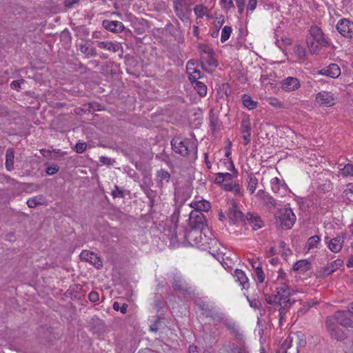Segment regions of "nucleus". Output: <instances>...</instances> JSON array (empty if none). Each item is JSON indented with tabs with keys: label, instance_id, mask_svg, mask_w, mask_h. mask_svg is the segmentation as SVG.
<instances>
[{
	"label": "nucleus",
	"instance_id": "5fc2aeb1",
	"mask_svg": "<svg viewBox=\"0 0 353 353\" xmlns=\"http://www.w3.org/2000/svg\"><path fill=\"white\" fill-rule=\"evenodd\" d=\"M111 194L114 198H123L124 196L123 191L117 185L114 186Z\"/></svg>",
	"mask_w": 353,
	"mask_h": 353
},
{
	"label": "nucleus",
	"instance_id": "f03ea898",
	"mask_svg": "<svg viewBox=\"0 0 353 353\" xmlns=\"http://www.w3.org/2000/svg\"><path fill=\"white\" fill-rule=\"evenodd\" d=\"M276 292V294L274 296L265 294V300L268 304H272L275 301L291 300L290 296L296 293L295 290L290 285L289 282L277 283Z\"/></svg>",
	"mask_w": 353,
	"mask_h": 353
},
{
	"label": "nucleus",
	"instance_id": "aec40b11",
	"mask_svg": "<svg viewBox=\"0 0 353 353\" xmlns=\"http://www.w3.org/2000/svg\"><path fill=\"white\" fill-rule=\"evenodd\" d=\"M241 131L243 134L242 138L244 145L248 144L250 142L251 137V123L248 117H245L242 119Z\"/></svg>",
	"mask_w": 353,
	"mask_h": 353
},
{
	"label": "nucleus",
	"instance_id": "864d4df0",
	"mask_svg": "<svg viewBox=\"0 0 353 353\" xmlns=\"http://www.w3.org/2000/svg\"><path fill=\"white\" fill-rule=\"evenodd\" d=\"M179 214H180V210L179 208H177L174 210V212L171 215V217H170L171 221L174 225V229L176 228V223L179 221Z\"/></svg>",
	"mask_w": 353,
	"mask_h": 353
},
{
	"label": "nucleus",
	"instance_id": "473e14b6",
	"mask_svg": "<svg viewBox=\"0 0 353 353\" xmlns=\"http://www.w3.org/2000/svg\"><path fill=\"white\" fill-rule=\"evenodd\" d=\"M141 189L149 199L150 205L153 206L154 205V200L157 196V192L152 190L150 185L146 184L145 182H143V183L141 185Z\"/></svg>",
	"mask_w": 353,
	"mask_h": 353
},
{
	"label": "nucleus",
	"instance_id": "cd10ccee",
	"mask_svg": "<svg viewBox=\"0 0 353 353\" xmlns=\"http://www.w3.org/2000/svg\"><path fill=\"white\" fill-rule=\"evenodd\" d=\"M222 188L225 191L232 192L235 196L239 197L242 196L243 194L242 188L239 184L235 181L223 183L222 185Z\"/></svg>",
	"mask_w": 353,
	"mask_h": 353
},
{
	"label": "nucleus",
	"instance_id": "4c0bfd02",
	"mask_svg": "<svg viewBox=\"0 0 353 353\" xmlns=\"http://www.w3.org/2000/svg\"><path fill=\"white\" fill-rule=\"evenodd\" d=\"M241 101L244 107L248 110H253L256 107L257 102L252 99V98L248 94H243L241 97Z\"/></svg>",
	"mask_w": 353,
	"mask_h": 353
},
{
	"label": "nucleus",
	"instance_id": "4be33fe9",
	"mask_svg": "<svg viewBox=\"0 0 353 353\" xmlns=\"http://www.w3.org/2000/svg\"><path fill=\"white\" fill-rule=\"evenodd\" d=\"M245 219L246 224H249L254 230H257L263 226L261 218L257 214L248 212L246 214Z\"/></svg>",
	"mask_w": 353,
	"mask_h": 353
},
{
	"label": "nucleus",
	"instance_id": "4468645a",
	"mask_svg": "<svg viewBox=\"0 0 353 353\" xmlns=\"http://www.w3.org/2000/svg\"><path fill=\"white\" fill-rule=\"evenodd\" d=\"M208 250L209 252L213 255L224 254V250L225 248H223L221 243L215 238H212L209 236V240L206 243V250Z\"/></svg>",
	"mask_w": 353,
	"mask_h": 353
},
{
	"label": "nucleus",
	"instance_id": "c756f323",
	"mask_svg": "<svg viewBox=\"0 0 353 353\" xmlns=\"http://www.w3.org/2000/svg\"><path fill=\"white\" fill-rule=\"evenodd\" d=\"M225 163L227 164L228 170L232 171L231 173L223 172V175L225 178V183H229V182L232 181V179L237 176L238 172L235 170L234 163L231 160L228 159L227 161L225 162Z\"/></svg>",
	"mask_w": 353,
	"mask_h": 353
},
{
	"label": "nucleus",
	"instance_id": "9d476101",
	"mask_svg": "<svg viewBox=\"0 0 353 353\" xmlns=\"http://www.w3.org/2000/svg\"><path fill=\"white\" fill-rule=\"evenodd\" d=\"M336 97L328 91H321L316 94L315 101L321 106L331 107L336 103Z\"/></svg>",
	"mask_w": 353,
	"mask_h": 353
},
{
	"label": "nucleus",
	"instance_id": "f8f14e48",
	"mask_svg": "<svg viewBox=\"0 0 353 353\" xmlns=\"http://www.w3.org/2000/svg\"><path fill=\"white\" fill-rule=\"evenodd\" d=\"M281 88L285 92H294L301 88V82L299 79L296 77H288L283 79L281 82Z\"/></svg>",
	"mask_w": 353,
	"mask_h": 353
},
{
	"label": "nucleus",
	"instance_id": "0eeeda50",
	"mask_svg": "<svg viewBox=\"0 0 353 353\" xmlns=\"http://www.w3.org/2000/svg\"><path fill=\"white\" fill-rule=\"evenodd\" d=\"M277 220L279 226L282 229H290L296 221V216L291 208H283L280 210Z\"/></svg>",
	"mask_w": 353,
	"mask_h": 353
},
{
	"label": "nucleus",
	"instance_id": "c85d7f7f",
	"mask_svg": "<svg viewBox=\"0 0 353 353\" xmlns=\"http://www.w3.org/2000/svg\"><path fill=\"white\" fill-rule=\"evenodd\" d=\"M190 206L193 208V210H197L201 212H208L211 208L210 203L206 200L192 202Z\"/></svg>",
	"mask_w": 353,
	"mask_h": 353
},
{
	"label": "nucleus",
	"instance_id": "338daca9",
	"mask_svg": "<svg viewBox=\"0 0 353 353\" xmlns=\"http://www.w3.org/2000/svg\"><path fill=\"white\" fill-rule=\"evenodd\" d=\"M257 0H249L247 6V10L252 12L256 7Z\"/></svg>",
	"mask_w": 353,
	"mask_h": 353
},
{
	"label": "nucleus",
	"instance_id": "a18cd8bd",
	"mask_svg": "<svg viewBox=\"0 0 353 353\" xmlns=\"http://www.w3.org/2000/svg\"><path fill=\"white\" fill-rule=\"evenodd\" d=\"M294 53L299 61H304L306 57V51L304 47L301 45H296L294 47Z\"/></svg>",
	"mask_w": 353,
	"mask_h": 353
},
{
	"label": "nucleus",
	"instance_id": "2f4dec72",
	"mask_svg": "<svg viewBox=\"0 0 353 353\" xmlns=\"http://www.w3.org/2000/svg\"><path fill=\"white\" fill-rule=\"evenodd\" d=\"M228 216L232 223H236L242 219L243 213L236 206H232L228 210Z\"/></svg>",
	"mask_w": 353,
	"mask_h": 353
},
{
	"label": "nucleus",
	"instance_id": "c9c22d12",
	"mask_svg": "<svg viewBox=\"0 0 353 353\" xmlns=\"http://www.w3.org/2000/svg\"><path fill=\"white\" fill-rule=\"evenodd\" d=\"M14 151L11 148H8L6 153V168L10 171L14 169Z\"/></svg>",
	"mask_w": 353,
	"mask_h": 353
},
{
	"label": "nucleus",
	"instance_id": "49530a36",
	"mask_svg": "<svg viewBox=\"0 0 353 353\" xmlns=\"http://www.w3.org/2000/svg\"><path fill=\"white\" fill-rule=\"evenodd\" d=\"M202 77L201 72L199 69L192 68V71L189 72L188 79L191 83L197 81Z\"/></svg>",
	"mask_w": 353,
	"mask_h": 353
},
{
	"label": "nucleus",
	"instance_id": "69168bd1",
	"mask_svg": "<svg viewBox=\"0 0 353 353\" xmlns=\"http://www.w3.org/2000/svg\"><path fill=\"white\" fill-rule=\"evenodd\" d=\"M214 182L216 184H223L225 183V178L223 175V172H219L216 174V178L214 179Z\"/></svg>",
	"mask_w": 353,
	"mask_h": 353
},
{
	"label": "nucleus",
	"instance_id": "0e129e2a",
	"mask_svg": "<svg viewBox=\"0 0 353 353\" xmlns=\"http://www.w3.org/2000/svg\"><path fill=\"white\" fill-rule=\"evenodd\" d=\"M201 50L204 53V56L210 54H214L213 50L208 46H202L200 47Z\"/></svg>",
	"mask_w": 353,
	"mask_h": 353
},
{
	"label": "nucleus",
	"instance_id": "8fccbe9b",
	"mask_svg": "<svg viewBox=\"0 0 353 353\" xmlns=\"http://www.w3.org/2000/svg\"><path fill=\"white\" fill-rule=\"evenodd\" d=\"M319 303V301L316 299H310L308 301H306L303 303V307H301L300 312L303 313L307 312L311 307L316 305Z\"/></svg>",
	"mask_w": 353,
	"mask_h": 353
},
{
	"label": "nucleus",
	"instance_id": "1a4fd4ad",
	"mask_svg": "<svg viewBox=\"0 0 353 353\" xmlns=\"http://www.w3.org/2000/svg\"><path fill=\"white\" fill-rule=\"evenodd\" d=\"M174 12L176 16L183 22L190 23V16L191 10L188 6L182 0L174 1Z\"/></svg>",
	"mask_w": 353,
	"mask_h": 353
},
{
	"label": "nucleus",
	"instance_id": "a878e982",
	"mask_svg": "<svg viewBox=\"0 0 353 353\" xmlns=\"http://www.w3.org/2000/svg\"><path fill=\"white\" fill-rule=\"evenodd\" d=\"M270 184L272 190L274 193L280 195L285 193L287 185L278 177L272 179Z\"/></svg>",
	"mask_w": 353,
	"mask_h": 353
},
{
	"label": "nucleus",
	"instance_id": "6e6d98bb",
	"mask_svg": "<svg viewBox=\"0 0 353 353\" xmlns=\"http://www.w3.org/2000/svg\"><path fill=\"white\" fill-rule=\"evenodd\" d=\"M59 170V167L57 165H49L46 168V173L48 175H53L57 173Z\"/></svg>",
	"mask_w": 353,
	"mask_h": 353
},
{
	"label": "nucleus",
	"instance_id": "bb28decb",
	"mask_svg": "<svg viewBox=\"0 0 353 353\" xmlns=\"http://www.w3.org/2000/svg\"><path fill=\"white\" fill-rule=\"evenodd\" d=\"M214 54H210L206 56H201V61L203 70L209 71L208 68H216L217 66V61Z\"/></svg>",
	"mask_w": 353,
	"mask_h": 353
},
{
	"label": "nucleus",
	"instance_id": "5701e85b",
	"mask_svg": "<svg viewBox=\"0 0 353 353\" xmlns=\"http://www.w3.org/2000/svg\"><path fill=\"white\" fill-rule=\"evenodd\" d=\"M81 257L85 261L90 262L94 265L97 269L102 267V261L96 254L89 251H83L81 254Z\"/></svg>",
	"mask_w": 353,
	"mask_h": 353
},
{
	"label": "nucleus",
	"instance_id": "f3484780",
	"mask_svg": "<svg viewBox=\"0 0 353 353\" xmlns=\"http://www.w3.org/2000/svg\"><path fill=\"white\" fill-rule=\"evenodd\" d=\"M326 325L327 330L332 338L338 341H341L344 339L343 332L341 330V328L339 327V326L335 323V322H333V319H327Z\"/></svg>",
	"mask_w": 353,
	"mask_h": 353
},
{
	"label": "nucleus",
	"instance_id": "052dcab7",
	"mask_svg": "<svg viewBox=\"0 0 353 353\" xmlns=\"http://www.w3.org/2000/svg\"><path fill=\"white\" fill-rule=\"evenodd\" d=\"M286 273L284 271L280 270L278 272L277 283L289 282L288 281L286 280Z\"/></svg>",
	"mask_w": 353,
	"mask_h": 353
},
{
	"label": "nucleus",
	"instance_id": "c03bdc74",
	"mask_svg": "<svg viewBox=\"0 0 353 353\" xmlns=\"http://www.w3.org/2000/svg\"><path fill=\"white\" fill-rule=\"evenodd\" d=\"M320 236L318 235H314L310 237L307 241L306 246L308 250L313 249L314 248H317L318 245L320 243Z\"/></svg>",
	"mask_w": 353,
	"mask_h": 353
},
{
	"label": "nucleus",
	"instance_id": "6ab92c4d",
	"mask_svg": "<svg viewBox=\"0 0 353 353\" xmlns=\"http://www.w3.org/2000/svg\"><path fill=\"white\" fill-rule=\"evenodd\" d=\"M341 68L336 63L330 64L328 66H326L322 68L319 71V74L323 76H326L332 79H336L341 75Z\"/></svg>",
	"mask_w": 353,
	"mask_h": 353
},
{
	"label": "nucleus",
	"instance_id": "a19ab883",
	"mask_svg": "<svg viewBox=\"0 0 353 353\" xmlns=\"http://www.w3.org/2000/svg\"><path fill=\"white\" fill-rule=\"evenodd\" d=\"M253 276L257 283H262L264 281L265 274L261 267L257 266L255 268V270L253 272Z\"/></svg>",
	"mask_w": 353,
	"mask_h": 353
},
{
	"label": "nucleus",
	"instance_id": "09e8293b",
	"mask_svg": "<svg viewBox=\"0 0 353 353\" xmlns=\"http://www.w3.org/2000/svg\"><path fill=\"white\" fill-rule=\"evenodd\" d=\"M232 31V30L230 26H225L223 28L221 35V41L222 43H224L230 38Z\"/></svg>",
	"mask_w": 353,
	"mask_h": 353
},
{
	"label": "nucleus",
	"instance_id": "603ef678",
	"mask_svg": "<svg viewBox=\"0 0 353 353\" xmlns=\"http://www.w3.org/2000/svg\"><path fill=\"white\" fill-rule=\"evenodd\" d=\"M127 308H128V305L125 303L123 304V305L121 307H120L119 303L118 302H114L113 303V309L115 311L120 310V312L122 314H125L127 312Z\"/></svg>",
	"mask_w": 353,
	"mask_h": 353
},
{
	"label": "nucleus",
	"instance_id": "423d86ee",
	"mask_svg": "<svg viewBox=\"0 0 353 353\" xmlns=\"http://www.w3.org/2000/svg\"><path fill=\"white\" fill-rule=\"evenodd\" d=\"M189 221L191 230H207L212 236V233L207 228V220L203 212L192 210L190 214Z\"/></svg>",
	"mask_w": 353,
	"mask_h": 353
},
{
	"label": "nucleus",
	"instance_id": "7ed1b4c3",
	"mask_svg": "<svg viewBox=\"0 0 353 353\" xmlns=\"http://www.w3.org/2000/svg\"><path fill=\"white\" fill-rule=\"evenodd\" d=\"M204 230H190L184 234V238L192 245L206 250V243L209 240V236L207 235L206 232L203 233Z\"/></svg>",
	"mask_w": 353,
	"mask_h": 353
},
{
	"label": "nucleus",
	"instance_id": "f257e3e1",
	"mask_svg": "<svg viewBox=\"0 0 353 353\" xmlns=\"http://www.w3.org/2000/svg\"><path fill=\"white\" fill-rule=\"evenodd\" d=\"M312 40L307 39V46L312 54H317L322 47H327L329 42L320 28L313 26L310 29Z\"/></svg>",
	"mask_w": 353,
	"mask_h": 353
},
{
	"label": "nucleus",
	"instance_id": "7c9ffc66",
	"mask_svg": "<svg viewBox=\"0 0 353 353\" xmlns=\"http://www.w3.org/2000/svg\"><path fill=\"white\" fill-rule=\"evenodd\" d=\"M234 277L243 288L247 289L249 288V280L243 271L236 269L234 272Z\"/></svg>",
	"mask_w": 353,
	"mask_h": 353
},
{
	"label": "nucleus",
	"instance_id": "37998d69",
	"mask_svg": "<svg viewBox=\"0 0 353 353\" xmlns=\"http://www.w3.org/2000/svg\"><path fill=\"white\" fill-rule=\"evenodd\" d=\"M339 174L343 177L353 176V165L347 163L343 168H340Z\"/></svg>",
	"mask_w": 353,
	"mask_h": 353
},
{
	"label": "nucleus",
	"instance_id": "58836bf2",
	"mask_svg": "<svg viewBox=\"0 0 353 353\" xmlns=\"http://www.w3.org/2000/svg\"><path fill=\"white\" fill-rule=\"evenodd\" d=\"M194 90L201 97H204L207 94V86L202 82L197 81L192 83Z\"/></svg>",
	"mask_w": 353,
	"mask_h": 353
},
{
	"label": "nucleus",
	"instance_id": "6e6552de",
	"mask_svg": "<svg viewBox=\"0 0 353 353\" xmlns=\"http://www.w3.org/2000/svg\"><path fill=\"white\" fill-rule=\"evenodd\" d=\"M294 302V301L287 300L286 301H275L270 304L275 310L279 312L278 316L280 325L285 321L287 314Z\"/></svg>",
	"mask_w": 353,
	"mask_h": 353
},
{
	"label": "nucleus",
	"instance_id": "dca6fc26",
	"mask_svg": "<svg viewBox=\"0 0 353 353\" xmlns=\"http://www.w3.org/2000/svg\"><path fill=\"white\" fill-rule=\"evenodd\" d=\"M345 234H342L334 237L328 241V237H325V241L327 243L329 249L334 253L339 252L343 245Z\"/></svg>",
	"mask_w": 353,
	"mask_h": 353
},
{
	"label": "nucleus",
	"instance_id": "20e7f679",
	"mask_svg": "<svg viewBox=\"0 0 353 353\" xmlns=\"http://www.w3.org/2000/svg\"><path fill=\"white\" fill-rule=\"evenodd\" d=\"M209 318L212 320L213 323L215 325L223 324L233 333L236 334L239 332L238 327L232 319L227 316L223 312L216 307H215L209 316Z\"/></svg>",
	"mask_w": 353,
	"mask_h": 353
},
{
	"label": "nucleus",
	"instance_id": "bf43d9fd",
	"mask_svg": "<svg viewBox=\"0 0 353 353\" xmlns=\"http://www.w3.org/2000/svg\"><path fill=\"white\" fill-rule=\"evenodd\" d=\"M87 148V144L84 142H79L76 144L75 149L77 153H83Z\"/></svg>",
	"mask_w": 353,
	"mask_h": 353
},
{
	"label": "nucleus",
	"instance_id": "4d7b16f0",
	"mask_svg": "<svg viewBox=\"0 0 353 353\" xmlns=\"http://www.w3.org/2000/svg\"><path fill=\"white\" fill-rule=\"evenodd\" d=\"M250 306L252 308L257 309L261 305V301L257 299H250L247 297Z\"/></svg>",
	"mask_w": 353,
	"mask_h": 353
},
{
	"label": "nucleus",
	"instance_id": "b1692460",
	"mask_svg": "<svg viewBox=\"0 0 353 353\" xmlns=\"http://www.w3.org/2000/svg\"><path fill=\"white\" fill-rule=\"evenodd\" d=\"M102 24L105 29L113 32H121L124 30V25L119 21L104 20Z\"/></svg>",
	"mask_w": 353,
	"mask_h": 353
},
{
	"label": "nucleus",
	"instance_id": "3c124183",
	"mask_svg": "<svg viewBox=\"0 0 353 353\" xmlns=\"http://www.w3.org/2000/svg\"><path fill=\"white\" fill-rule=\"evenodd\" d=\"M292 339L290 337H288L283 342L281 347L279 350V352L281 353H286L287 350L291 346Z\"/></svg>",
	"mask_w": 353,
	"mask_h": 353
},
{
	"label": "nucleus",
	"instance_id": "39448f33",
	"mask_svg": "<svg viewBox=\"0 0 353 353\" xmlns=\"http://www.w3.org/2000/svg\"><path fill=\"white\" fill-rule=\"evenodd\" d=\"M192 141L181 137H175L171 141L172 150L182 157H186L191 150Z\"/></svg>",
	"mask_w": 353,
	"mask_h": 353
},
{
	"label": "nucleus",
	"instance_id": "f704fd0d",
	"mask_svg": "<svg viewBox=\"0 0 353 353\" xmlns=\"http://www.w3.org/2000/svg\"><path fill=\"white\" fill-rule=\"evenodd\" d=\"M97 46L101 49H105L113 52H117L119 49V44L109 41L98 42Z\"/></svg>",
	"mask_w": 353,
	"mask_h": 353
},
{
	"label": "nucleus",
	"instance_id": "774afa93",
	"mask_svg": "<svg viewBox=\"0 0 353 353\" xmlns=\"http://www.w3.org/2000/svg\"><path fill=\"white\" fill-rule=\"evenodd\" d=\"M345 196H347V198L349 199H352L351 198H350L349 196H352L353 195V185L352 184H350L347 188H346V190H345Z\"/></svg>",
	"mask_w": 353,
	"mask_h": 353
},
{
	"label": "nucleus",
	"instance_id": "de8ad7c7",
	"mask_svg": "<svg viewBox=\"0 0 353 353\" xmlns=\"http://www.w3.org/2000/svg\"><path fill=\"white\" fill-rule=\"evenodd\" d=\"M194 12L198 18H202L207 15L208 8L203 5H196L194 8Z\"/></svg>",
	"mask_w": 353,
	"mask_h": 353
},
{
	"label": "nucleus",
	"instance_id": "ea45409f",
	"mask_svg": "<svg viewBox=\"0 0 353 353\" xmlns=\"http://www.w3.org/2000/svg\"><path fill=\"white\" fill-rule=\"evenodd\" d=\"M257 186L258 179L254 176H249L247 185V190L250 192L251 194H252L255 192Z\"/></svg>",
	"mask_w": 353,
	"mask_h": 353
},
{
	"label": "nucleus",
	"instance_id": "79ce46f5",
	"mask_svg": "<svg viewBox=\"0 0 353 353\" xmlns=\"http://www.w3.org/2000/svg\"><path fill=\"white\" fill-rule=\"evenodd\" d=\"M234 349H236L235 343L228 341L222 345L219 350V353H234Z\"/></svg>",
	"mask_w": 353,
	"mask_h": 353
},
{
	"label": "nucleus",
	"instance_id": "e2e57ef3",
	"mask_svg": "<svg viewBox=\"0 0 353 353\" xmlns=\"http://www.w3.org/2000/svg\"><path fill=\"white\" fill-rule=\"evenodd\" d=\"M38 204H40V202L37 197L30 199L27 201V205L30 208H35Z\"/></svg>",
	"mask_w": 353,
	"mask_h": 353
},
{
	"label": "nucleus",
	"instance_id": "393cba45",
	"mask_svg": "<svg viewBox=\"0 0 353 353\" xmlns=\"http://www.w3.org/2000/svg\"><path fill=\"white\" fill-rule=\"evenodd\" d=\"M172 288L175 291H179L183 293L190 294L192 292L191 288L188 286V283L181 277L174 279L172 283Z\"/></svg>",
	"mask_w": 353,
	"mask_h": 353
},
{
	"label": "nucleus",
	"instance_id": "412c9836",
	"mask_svg": "<svg viewBox=\"0 0 353 353\" xmlns=\"http://www.w3.org/2000/svg\"><path fill=\"white\" fill-rule=\"evenodd\" d=\"M170 174L164 169L158 170L156 174L155 181L157 186L162 189L165 187L170 182Z\"/></svg>",
	"mask_w": 353,
	"mask_h": 353
},
{
	"label": "nucleus",
	"instance_id": "72a5a7b5",
	"mask_svg": "<svg viewBox=\"0 0 353 353\" xmlns=\"http://www.w3.org/2000/svg\"><path fill=\"white\" fill-rule=\"evenodd\" d=\"M311 264L307 260H299L295 263L293 270L301 273H304L310 269Z\"/></svg>",
	"mask_w": 353,
	"mask_h": 353
},
{
	"label": "nucleus",
	"instance_id": "9b49d317",
	"mask_svg": "<svg viewBox=\"0 0 353 353\" xmlns=\"http://www.w3.org/2000/svg\"><path fill=\"white\" fill-rule=\"evenodd\" d=\"M336 30L344 37L353 39V21L341 19L336 24Z\"/></svg>",
	"mask_w": 353,
	"mask_h": 353
},
{
	"label": "nucleus",
	"instance_id": "ddd939ff",
	"mask_svg": "<svg viewBox=\"0 0 353 353\" xmlns=\"http://www.w3.org/2000/svg\"><path fill=\"white\" fill-rule=\"evenodd\" d=\"M208 250L209 252L213 255L224 254V250L225 248H223L221 243L215 238H212L209 236V240L206 243V250Z\"/></svg>",
	"mask_w": 353,
	"mask_h": 353
},
{
	"label": "nucleus",
	"instance_id": "e433bc0d",
	"mask_svg": "<svg viewBox=\"0 0 353 353\" xmlns=\"http://www.w3.org/2000/svg\"><path fill=\"white\" fill-rule=\"evenodd\" d=\"M199 309L200 310L201 314L204 315L206 317H209L213 310L216 307L205 303L203 302H201L198 303Z\"/></svg>",
	"mask_w": 353,
	"mask_h": 353
},
{
	"label": "nucleus",
	"instance_id": "a211bd4d",
	"mask_svg": "<svg viewBox=\"0 0 353 353\" xmlns=\"http://www.w3.org/2000/svg\"><path fill=\"white\" fill-rule=\"evenodd\" d=\"M343 261L341 259H337L323 267L320 270V274L323 276H328L339 269L343 265Z\"/></svg>",
	"mask_w": 353,
	"mask_h": 353
},
{
	"label": "nucleus",
	"instance_id": "2eb2a0df",
	"mask_svg": "<svg viewBox=\"0 0 353 353\" xmlns=\"http://www.w3.org/2000/svg\"><path fill=\"white\" fill-rule=\"evenodd\" d=\"M327 319H333V322L337 321L344 327H353V321L349 318L345 311H337L334 316H328Z\"/></svg>",
	"mask_w": 353,
	"mask_h": 353
},
{
	"label": "nucleus",
	"instance_id": "680f3d73",
	"mask_svg": "<svg viewBox=\"0 0 353 353\" xmlns=\"http://www.w3.org/2000/svg\"><path fill=\"white\" fill-rule=\"evenodd\" d=\"M88 298L91 302L95 303L99 300V294L97 292L92 291L89 293Z\"/></svg>",
	"mask_w": 353,
	"mask_h": 353
},
{
	"label": "nucleus",
	"instance_id": "13d9d810",
	"mask_svg": "<svg viewBox=\"0 0 353 353\" xmlns=\"http://www.w3.org/2000/svg\"><path fill=\"white\" fill-rule=\"evenodd\" d=\"M25 82L24 79L16 80L12 81L10 83V88L13 90H19L21 88V85Z\"/></svg>",
	"mask_w": 353,
	"mask_h": 353
}]
</instances>
